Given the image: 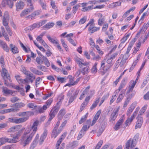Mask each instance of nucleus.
Wrapping results in <instances>:
<instances>
[{"label":"nucleus","mask_w":149,"mask_h":149,"mask_svg":"<svg viewBox=\"0 0 149 149\" xmlns=\"http://www.w3.org/2000/svg\"><path fill=\"white\" fill-rule=\"evenodd\" d=\"M39 123L38 120L35 121L31 127L28 126L24 130L20 140V144L25 147L31 141L34 135L37 130V126Z\"/></svg>","instance_id":"obj_1"},{"label":"nucleus","mask_w":149,"mask_h":149,"mask_svg":"<svg viewBox=\"0 0 149 149\" xmlns=\"http://www.w3.org/2000/svg\"><path fill=\"white\" fill-rule=\"evenodd\" d=\"M97 1H90L88 2L80 3L82 7L81 10L84 12H88L93 9H102L105 7L104 4L99 5L94 7L93 4H95Z\"/></svg>","instance_id":"obj_2"},{"label":"nucleus","mask_w":149,"mask_h":149,"mask_svg":"<svg viewBox=\"0 0 149 149\" xmlns=\"http://www.w3.org/2000/svg\"><path fill=\"white\" fill-rule=\"evenodd\" d=\"M23 129H22L18 133H16L15 134H10L12 138L11 139H9L6 137H2L0 138V146L6 142L13 143L17 142L21 136L22 132Z\"/></svg>","instance_id":"obj_3"},{"label":"nucleus","mask_w":149,"mask_h":149,"mask_svg":"<svg viewBox=\"0 0 149 149\" xmlns=\"http://www.w3.org/2000/svg\"><path fill=\"white\" fill-rule=\"evenodd\" d=\"M28 3L27 4L28 8L22 10L20 14V16L23 17L28 14L31 13L34 10V7L32 2L31 0H26Z\"/></svg>","instance_id":"obj_4"},{"label":"nucleus","mask_w":149,"mask_h":149,"mask_svg":"<svg viewBox=\"0 0 149 149\" xmlns=\"http://www.w3.org/2000/svg\"><path fill=\"white\" fill-rule=\"evenodd\" d=\"M105 61V60L104 59L101 62L100 67L99 70V72L102 75L104 74L111 67L110 65H106Z\"/></svg>","instance_id":"obj_5"},{"label":"nucleus","mask_w":149,"mask_h":149,"mask_svg":"<svg viewBox=\"0 0 149 149\" xmlns=\"http://www.w3.org/2000/svg\"><path fill=\"white\" fill-rule=\"evenodd\" d=\"M2 68V70L1 72V74L2 77L4 79L5 82L4 84L7 86H9V84L7 82V80L6 79H8V77L9 76L8 74V72L7 70L5 68V67Z\"/></svg>","instance_id":"obj_6"},{"label":"nucleus","mask_w":149,"mask_h":149,"mask_svg":"<svg viewBox=\"0 0 149 149\" xmlns=\"http://www.w3.org/2000/svg\"><path fill=\"white\" fill-rule=\"evenodd\" d=\"M118 55L116 53H114L112 55H110L109 54H108L106 56V59H107V63L108 64L111 66L112 65L113 60Z\"/></svg>","instance_id":"obj_7"},{"label":"nucleus","mask_w":149,"mask_h":149,"mask_svg":"<svg viewBox=\"0 0 149 149\" xmlns=\"http://www.w3.org/2000/svg\"><path fill=\"white\" fill-rule=\"evenodd\" d=\"M128 58V56H125L123 54H121L119 59L117 61V63H119V65L120 67L123 66L126 62V60Z\"/></svg>","instance_id":"obj_8"},{"label":"nucleus","mask_w":149,"mask_h":149,"mask_svg":"<svg viewBox=\"0 0 149 149\" xmlns=\"http://www.w3.org/2000/svg\"><path fill=\"white\" fill-rule=\"evenodd\" d=\"M59 110V108L56 107H54L52 108L49 113V118L48 119L49 121H50L55 116Z\"/></svg>","instance_id":"obj_9"},{"label":"nucleus","mask_w":149,"mask_h":149,"mask_svg":"<svg viewBox=\"0 0 149 149\" xmlns=\"http://www.w3.org/2000/svg\"><path fill=\"white\" fill-rule=\"evenodd\" d=\"M136 143L131 138L127 141L125 145V149H133L136 145Z\"/></svg>","instance_id":"obj_10"},{"label":"nucleus","mask_w":149,"mask_h":149,"mask_svg":"<svg viewBox=\"0 0 149 149\" xmlns=\"http://www.w3.org/2000/svg\"><path fill=\"white\" fill-rule=\"evenodd\" d=\"M21 126L20 125L15 126L9 128L8 130V132H12L17 131V132H16L14 134H15L18 133V132L22 129H24L22 130L21 133V134H22V133L23 132V131L24 130L25 128L24 127L21 128Z\"/></svg>","instance_id":"obj_11"},{"label":"nucleus","mask_w":149,"mask_h":149,"mask_svg":"<svg viewBox=\"0 0 149 149\" xmlns=\"http://www.w3.org/2000/svg\"><path fill=\"white\" fill-rule=\"evenodd\" d=\"M119 108H117L113 110L110 116V121H114L117 117L119 110Z\"/></svg>","instance_id":"obj_12"},{"label":"nucleus","mask_w":149,"mask_h":149,"mask_svg":"<svg viewBox=\"0 0 149 149\" xmlns=\"http://www.w3.org/2000/svg\"><path fill=\"white\" fill-rule=\"evenodd\" d=\"M9 19V15L8 12H5L3 17V23L4 26H6L8 24V22Z\"/></svg>","instance_id":"obj_13"},{"label":"nucleus","mask_w":149,"mask_h":149,"mask_svg":"<svg viewBox=\"0 0 149 149\" xmlns=\"http://www.w3.org/2000/svg\"><path fill=\"white\" fill-rule=\"evenodd\" d=\"M1 4L4 7L8 5L10 8H12L13 6V3L12 0H3Z\"/></svg>","instance_id":"obj_14"},{"label":"nucleus","mask_w":149,"mask_h":149,"mask_svg":"<svg viewBox=\"0 0 149 149\" xmlns=\"http://www.w3.org/2000/svg\"><path fill=\"white\" fill-rule=\"evenodd\" d=\"M14 92V91L8 89L6 87H3L2 88V92L5 96L12 95Z\"/></svg>","instance_id":"obj_15"},{"label":"nucleus","mask_w":149,"mask_h":149,"mask_svg":"<svg viewBox=\"0 0 149 149\" xmlns=\"http://www.w3.org/2000/svg\"><path fill=\"white\" fill-rule=\"evenodd\" d=\"M0 46L6 52H9L10 48L5 42L0 40Z\"/></svg>","instance_id":"obj_16"},{"label":"nucleus","mask_w":149,"mask_h":149,"mask_svg":"<svg viewBox=\"0 0 149 149\" xmlns=\"http://www.w3.org/2000/svg\"><path fill=\"white\" fill-rule=\"evenodd\" d=\"M16 7V10L19 11L20 10L22 9L24 6V2L19 1L17 2L15 4Z\"/></svg>","instance_id":"obj_17"},{"label":"nucleus","mask_w":149,"mask_h":149,"mask_svg":"<svg viewBox=\"0 0 149 149\" xmlns=\"http://www.w3.org/2000/svg\"><path fill=\"white\" fill-rule=\"evenodd\" d=\"M68 77L69 79V83L72 86L77 84L80 80V78H79L77 79L76 80L74 81L73 79L72 78V76L69 75Z\"/></svg>","instance_id":"obj_18"},{"label":"nucleus","mask_w":149,"mask_h":149,"mask_svg":"<svg viewBox=\"0 0 149 149\" xmlns=\"http://www.w3.org/2000/svg\"><path fill=\"white\" fill-rule=\"evenodd\" d=\"M136 106V103H133L131 105L127 112L126 114L128 116H130V114L132 113Z\"/></svg>","instance_id":"obj_19"},{"label":"nucleus","mask_w":149,"mask_h":149,"mask_svg":"<svg viewBox=\"0 0 149 149\" xmlns=\"http://www.w3.org/2000/svg\"><path fill=\"white\" fill-rule=\"evenodd\" d=\"M97 17L99 18L98 21V24L101 26L102 24L104 23L105 20L104 18V17H103V15L101 13H97Z\"/></svg>","instance_id":"obj_20"},{"label":"nucleus","mask_w":149,"mask_h":149,"mask_svg":"<svg viewBox=\"0 0 149 149\" xmlns=\"http://www.w3.org/2000/svg\"><path fill=\"white\" fill-rule=\"evenodd\" d=\"M62 131L61 129H60L59 128L58 130H57V129L54 128L52 132L51 137L55 138Z\"/></svg>","instance_id":"obj_21"},{"label":"nucleus","mask_w":149,"mask_h":149,"mask_svg":"<svg viewBox=\"0 0 149 149\" xmlns=\"http://www.w3.org/2000/svg\"><path fill=\"white\" fill-rule=\"evenodd\" d=\"M29 117H25L19 118H15V123L18 124L24 122L27 120Z\"/></svg>","instance_id":"obj_22"},{"label":"nucleus","mask_w":149,"mask_h":149,"mask_svg":"<svg viewBox=\"0 0 149 149\" xmlns=\"http://www.w3.org/2000/svg\"><path fill=\"white\" fill-rule=\"evenodd\" d=\"M11 51L14 54H16L19 52V50L17 47L12 44H10L9 45Z\"/></svg>","instance_id":"obj_23"},{"label":"nucleus","mask_w":149,"mask_h":149,"mask_svg":"<svg viewBox=\"0 0 149 149\" xmlns=\"http://www.w3.org/2000/svg\"><path fill=\"white\" fill-rule=\"evenodd\" d=\"M135 42V39H134L133 40H132L130 44V45L128 47L125 53V54L124 55L125 56H127L128 58H129V55H128L129 53L130 52V50L131 49V47H132V45L134 44Z\"/></svg>","instance_id":"obj_24"},{"label":"nucleus","mask_w":149,"mask_h":149,"mask_svg":"<svg viewBox=\"0 0 149 149\" xmlns=\"http://www.w3.org/2000/svg\"><path fill=\"white\" fill-rule=\"evenodd\" d=\"M143 122V118L142 117L139 118L136 122V124L135 127V128L137 129V128H140Z\"/></svg>","instance_id":"obj_25"},{"label":"nucleus","mask_w":149,"mask_h":149,"mask_svg":"<svg viewBox=\"0 0 149 149\" xmlns=\"http://www.w3.org/2000/svg\"><path fill=\"white\" fill-rule=\"evenodd\" d=\"M47 132L46 130H45L42 134L41 136L39 142V143L41 144L44 141V139L46 138L47 135Z\"/></svg>","instance_id":"obj_26"},{"label":"nucleus","mask_w":149,"mask_h":149,"mask_svg":"<svg viewBox=\"0 0 149 149\" xmlns=\"http://www.w3.org/2000/svg\"><path fill=\"white\" fill-rule=\"evenodd\" d=\"M17 80L19 83L24 84L25 83H28V80L26 79H22L20 76H15Z\"/></svg>","instance_id":"obj_27"},{"label":"nucleus","mask_w":149,"mask_h":149,"mask_svg":"<svg viewBox=\"0 0 149 149\" xmlns=\"http://www.w3.org/2000/svg\"><path fill=\"white\" fill-rule=\"evenodd\" d=\"M100 29V27H97L94 26L93 25L90 26L88 29V31L91 33H93L98 31Z\"/></svg>","instance_id":"obj_28"},{"label":"nucleus","mask_w":149,"mask_h":149,"mask_svg":"<svg viewBox=\"0 0 149 149\" xmlns=\"http://www.w3.org/2000/svg\"><path fill=\"white\" fill-rule=\"evenodd\" d=\"M28 77V79L32 83L34 80L35 79V77L33 75V74L29 71L26 74Z\"/></svg>","instance_id":"obj_29"},{"label":"nucleus","mask_w":149,"mask_h":149,"mask_svg":"<svg viewBox=\"0 0 149 149\" xmlns=\"http://www.w3.org/2000/svg\"><path fill=\"white\" fill-rule=\"evenodd\" d=\"M25 106V104L24 103L19 102L15 103L13 105V107H14L15 109H15L16 110H18L17 109L22 108L24 107Z\"/></svg>","instance_id":"obj_30"},{"label":"nucleus","mask_w":149,"mask_h":149,"mask_svg":"<svg viewBox=\"0 0 149 149\" xmlns=\"http://www.w3.org/2000/svg\"><path fill=\"white\" fill-rule=\"evenodd\" d=\"M90 54L93 57L92 58L93 60L98 61L100 59L101 57L99 55H96L95 53L93 51L91 52Z\"/></svg>","instance_id":"obj_31"},{"label":"nucleus","mask_w":149,"mask_h":149,"mask_svg":"<svg viewBox=\"0 0 149 149\" xmlns=\"http://www.w3.org/2000/svg\"><path fill=\"white\" fill-rule=\"evenodd\" d=\"M100 100V97L95 99V100L94 101L93 103L90 108L91 110H93V109L96 107L98 103H99Z\"/></svg>","instance_id":"obj_32"},{"label":"nucleus","mask_w":149,"mask_h":149,"mask_svg":"<svg viewBox=\"0 0 149 149\" xmlns=\"http://www.w3.org/2000/svg\"><path fill=\"white\" fill-rule=\"evenodd\" d=\"M136 7L134 6L132 7L128 10L126 11L123 15V17L125 18L129 15L131 11H133L135 9Z\"/></svg>","instance_id":"obj_33"},{"label":"nucleus","mask_w":149,"mask_h":149,"mask_svg":"<svg viewBox=\"0 0 149 149\" xmlns=\"http://www.w3.org/2000/svg\"><path fill=\"white\" fill-rule=\"evenodd\" d=\"M135 116L132 114L130 118L129 117L125 122V124L126 126H127L129 124H130L133 120L135 118Z\"/></svg>","instance_id":"obj_34"},{"label":"nucleus","mask_w":149,"mask_h":149,"mask_svg":"<svg viewBox=\"0 0 149 149\" xmlns=\"http://www.w3.org/2000/svg\"><path fill=\"white\" fill-rule=\"evenodd\" d=\"M12 87L15 89L18 90V91L20 92V93L22 95H24V89L21 88L19 86H12Z\"/></svg>","instance_id":"obj_35"},{"label":"nucleus","mask_w":149,"mask_h":149,"mask_svg":"<svg viewBox=\"0 0 149 149\" xmlns=\"http://www.w3.org/2000/svg\"><path fill=\"white\" fill-rule=\"evenodd\" d=\"M121 2L120 1L113 2L109 4V7L110 8H113L116 6H120L121 5Z\"/></svg>","instance_id":"obj_36"},{"label":"nucleus","mask_w":149,"mask_h":149,"mask_svg":"<svg viewBox=\"0 0 149 149\" xmlns=\"http://www.w3.org/2000/svg\"><path fill=\"white\" fill-rule=\"evenodd\" d=\"M54 25L53 22L48 23L43 26V28L45 29H49L53 27Z\"/></svg>","instance_id":"obj_37"},{"label":"nucleus","mask_w":149,"mask_h":149,"mask_svg":"<svg viewBox=\"0 0 149 149\" xmlns=\"http://www.w3.org/2000/svg\"><path fill=\"white\" fill-rule=\"evenodd\" d=\"M36 40L41 44L43 45L45 47L47 46V44L42 39V38L40 36H38L36 38Z\"/></svg>","instance_id":"obj_38"},{"label":"nucleus","mask_w":149,"mask_h":149,"mask_svg":"<svg viewBox=\"0 0 149 149\" xmlns=\"http://www.w3.org/2000/svg\"><path fill=\"white\" fill-rule=\"evenodd\" d=\"M67 134V133L66 132H65L61 136V137L58 140L57 142V143L58 144H60L62 142V141L66 137V135Z\"/></svg>","instance_id":"obj_39"},{"label":"nucleus","mask_w":149,"mask_h":149,"mask_svg":"<svg viewBox=\"0 0 149 149\" xmlns=\"http://www.w3.org/2000/svg\"><path fill=\"white\" fill-rule=\"evenodd\" d=\"M89 67L88 66H86L83 68L81 71V72L83 75L87 74L89 72Z\"/></svg>","instance_id":"obj_40"},{"label":"nucleus","mask_w":149,"mask_h":149,"mask_svg":"<svg viewBox=\"0 0 149 149\" xmlns=\"http://www.w3.org/2000/svg\"><path fill=\"white\" fill-rule=\"evenodd\" d=\"M53 101V100L52 98H51L49 99L48 100H47L45 104L43 106L46 107V108L47 109L48 108L50 105H51V104L52 103V102Z\"/></svg>","instance_id":"obj_41"},{"label":"nucleus","mask_w":149,"mask_h":149,"mask_svg":"<svg viewBox=\"0 0 149 149\" xmlns=\"http://www.w3.org/2000/svg\"><path fill=\"white\" fill-rule=\"evenodd\" d=\"M88 113H87L84 116H83L79 121V123L81 124L84 123L87 119Z\"/></svg>","instance_id":"obj_42"},{"label":"nucleus","mask_w":149,"mask_h":149,"mask_svg":"<svg viewBox=\"0 0 149 149\" xmlns=\"http://www.w3.org/2000/svg\"><path fill=\"white\" fill-rule=\"evenodd\" d=\"M47 37L48 40L52 43L56 44L58 42L57 40L52 38L49 35L47 36Z\"/></svg>","instance_id":"obj_43"},{"label":"nucleus","mask_w":149,"mask_h":149,"mask_svg":"<svg viewBox=\"0 0 149 149\" xmlns=\"http://www.w3.org/2000/svg\"><path fill=\"white\" fill-rule=\"evenodd\" d=\"M148 107V105L147 104L145 105L140 110L139 113V115H142L145 112L147 108Z\"/></svg>","instance_id":"obj_44"},{"label":"nucleus","mask_w":149,"mask_h":149,"mask_svg":"<svg viewBox=\"0 0 149 149\" xmlns=\"http://www.w3.org/2000/svg\"><path fill=\"white\" fill-rule=\"evenodd\" d=\"M42 59L43 61V62L44 63L45 65L48 67L50 65V63L48 59L45 56H43Z\"/></svg>","instance_id":"obj_45"},{"label":"nucleus","mask_w":149,"mask_h":149,"mask_svg":"<svg viewBox=\"0 0 149 149\" xmlns=\"http://www.w3.org/2000/svg\"><path fill=\"white\" fill-rule=\"evenodd\" d=\"M76 61L79 65V66L80 67H81L83 66H86L87 64L86 63H82L79 59H76Z\"/></svg>","instance_id":"obj_46"},{"label":"nucleus","mask_w":149,"mask_h":149,"mask_svg":"<svg viewBox=\"0 0 149 149\" xmlns=\"http://www.w3.org/2000/svg\"><path fill=\"white\" fill-rule=\"evenodd\" d=\"M97 63L95 62L91 70V72L92 73H95L97 71Z\"/></svg>","instance_id":"obj_47"},{"label":"nucleus","mask_w":149,"mask_h":149,"mask_svg":"<svg viewBox=\"0 0 149 149\" xmlns=\"http://www.w3.org/2000/svg\"><path fill=\"white\" fill-rule=\"evenodd\" d=\"M90 125H89L88 126L87 125H85L83 126L82 127L81 129L80 130L81 132H83L85 134V132L87 131L89 128Z\"/></svg>","instance_id":"obj_48"},{"label":"nucleus","mask_w":149,"mask_h":149,"mask_svg":"<svg viewBox=\"0 0 149 149\" xmlns=\"http://www.w3.org/2000/svg\"><path fill=\"white\" fill-rule=\"evenodd\" d=\"M125 86V84L123 83H121L118 88L114 92L115 94L118 95L119 93L120 90H121Z\"/></svg>","instance_id":"obj_49"},{"label":"nucleus","mask_w":149,"mask_h":149,"mask_svg":"<svg viewBox=\"0 0 149 149\" xmlns=\"http://www.w3.org/2000/svg\"><path fill=\"white\" fill-rule=\"evenodd\" d=\"M0 63L1 68H3L6 67L4 62V59L3 56H1L0 58Z\"/></svg>","instance_id":"obj_50"},{"label":"nucleus","mask_w":149,"mask_h":149,"mask_svg":"<svg viewBox=\"0 0 149 149\" xmlns=\"http://www.w3.org/2000/svg\"><path fill=\"white\" fill-rule=\"evenodd\" d=\"M38 2L43 10H46V5L43 2L42 0H38Z\"/></svg>","instance_id":"obj_51"},{"label":"nucleus","mask_w":149,"mask_h":149,"mask_svg":"<svg viewBox=\"0 0 149 149\" xmlns=\"http://www.w3.org/2000/svg\"><path fill=\"white\" fill-rule=\"evenodd\" d=\"M36 61L39 65H41L43 63V61L40 57H37L36 58Z\"/></svg>","instance_id":"obj_52"},{"label":"nucleus","mask_w":149,"mask_h":149,"mask_svg":"<svg viewBox=\"0 0 149 149\" xmlns=\"http://www.w3.org/2000/svg\"><path fill=\"white\" fill-rule=\"evenodd\" d=\"M88 104H87V103L83 102L81 105L80 108L79 112H81L84 109L85 107L87 106Z\"/></svg>","instance_id":"obj_53"},{"label":"nucleus","mask_w":149,"mask_h":149,"mask_svg":"<svg viewBox=\"0 0 149 149\" xmlns=\"http://www.w3.org/2000/svg\"><path fill=\"white\" fill-rule=\"evenodd\" d=\"M67 40L69 41V42L73 46H77V42H75L73 39H72L71 38H67Z\"/></svg>","instance_id":"obj_54"},{"label":"nucleus","mask_w":149,"mask_h":149,"mask_svg":"<svg viewBox=\"0 0 149 149\" xmlns=\"http://www.w3.org/2000/svg\"><path fill=\"white\" fill-rule=\"evenodd\" d=\"M87 19V17L84 16L79 21V24H82L84 23L86 21Z\"/></svg>","instance_id":"obj_55"},{"label":"nucleus","mask_w":149,"mask_h":149,"mask_svg":"<svg viewBox=\"0 0 149 149\" xmlns=\"http://www.w3.org/2000/svg\"><path fill=\"white\" fill-rule=\"evenodd\" d=\"M101 113V110H100L98 111L94 117L93 119L96 121L98 119Z\"/></svg>","instance_id":"obj_56"},{"label":"nucleus","mask_w":149,"mask_h":149,"mask_svg":"<svg viewBox=\"0 0 149 149\" xmlns=\"http://www.w3.org/2000/svg\"><path fill=\"white\" fill-rule=\"evenodd\" d=\"M147 13L146 12H145L143 14L141 18L139 21L138 23L139 24H141L142 23L144 20V18L147 15Z\"/></svg>","instance_id":"obj_57"},{"label":"nucleus","mask_w":149,"mask_h":149,"mask_svg":"<svg viewBox=\"0 0 149 149\" xmlns=\"http://www.w3.org/2000/svg\"><path fill=\"white\" fill-rule=\"evenodd\" d=\"M136 83V81L131 80L130 82L129 86L134 88Z\"/></svg>","instance_id":"obj_58"},{"label":"nucleus","mask_w":149,"mask_h":149,"mask_svg":"<svg viewBox=\"0 0 149 149\" xmlns=\"http://www.w3.org/2000/svg\"><path fill=\"white\" fill-rule=\"evenodd\" d=\"M148 76L146 79L144 80L143 82L141 84V88H143L148 83V81L149 80V75H148Z\"/></svg>","instance_id":"obj_59"},{"label":"nucleus","mask_w":149,"mask_h":149,"mask_svg":"<svg viewBox=\"0 0 149 149\" xmlns=\"http://www.w3.org/2000/svg\"><path fill=\"white\" fill-rule=\"evenodd\" d=\"M42 79L39 77H37L35 81V85L36 87H38L39 84L40 82L42 81Z\"/></svg>","instance_id":"obj_60"},{"label":"nucleus","mask_w":149,"mask_h":149,"mask_svg":"<svg viewBox=\"0 0 149 149\" xmlns=\"http://www.w3.org/2000/svg\"><path fill=\"white\" fill-rule=\"evenodd\" d=\"M89 44L91 47L93 48H94L95 45V42H94L92 38H89Z\"/></svg>","instance_id":"obj_61"},{"label":"nucleus","mask_w":149,"mask_h":149,"mask_svg":"<svg viewBox=\"0 0 149 149\" xmlns=\"http://www.w3.org/2000/svg\"><path fill=\"white\" fill-rule=\"evenodd\" d=\"M103 143V141L102 140H100L96 145L95 149H99Z\"/></svg>","instance_id":"obj_62"},{"label":"nucleus","mask_w":149,"mask_h":149,"mask_svg":"<svg viewBox=\"0 0 149 149\" xmlns=\"http://www.w3.org/2000/svg\"><path fill=\"white\" fill-rule=\"evenodd\" d=\"M37 144V142H36L35 141H33L30 146V149H34L36 147Z\"/></svg>","instance_id":"obj_63"},{"label":"nucleus","mask_w":149,"mask_h":149,"mask_svg":"<svg viewBox=\"0 0 149 149\" xmlns=\"http://www.w3.org/2000/svg\"><path fill=\"white\" fill-rule=\"evenodd\" d=\"M122 94H120L117 99L116 102L117 103H118L120 102L122 100L123 98L124 97Z\"/></svg>","instance_id":"obj_64"}]
</instances>
